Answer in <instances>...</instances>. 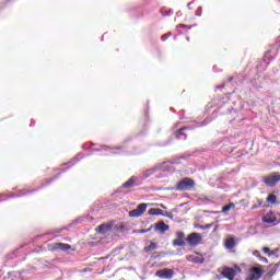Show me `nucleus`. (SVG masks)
I'll list each match as a JSON object with an SVG mask.
<instances>
[{
    "mask_svg": "<svg viewBox=\"0 0 280 280\" xmlns=\"http://www.w3.org/2000/svg\"><path fill=\"white\" fill-rule=\"evenodd\" d=\"M192 187H196V182L191 178L185 177L177 183L175 191H191Z\"/></svg>",
    "mask_w": 280,
    "mask_h": 280,
    "instance_id": "f257e3e1",
    "label": "nucleus"
},
{
    "mask_svg": "<svg viewBox=\"0 0 280 280\" xmlns=\"http://www.w3.org/2000/svg\"><path fill=\"white\" fill-rule=\"evenodd\" d=\"M262 183L267 186V187H276V185L278 183H280V174L277 172H273L267 176L262 177Z\"/></svg>",
    "mask_w": 280,
    "mask_h": 280,
    "instance_id": "f03ea898",
    "label": "nucleus"
},
{
    "mask_svg": "<svg viewBox=\"0 0 280 280\" xmlns=\"http://www.w3.org/2000/svg\"><path fill=\"white\" fill-rule=\"evenodd\" d=\"M262 222L265 224H271V226H277V224H279L280 222V215L270 211L267 212L264 217H262Z\"/></svg>",
    "mask_w": 280,
    "mask_h": 280,
    "instance_id": "7ed1b4c3",
    "label": "nucleus"
},
{
    "mask_svg": "<svg viewBox=\"0 0 280 280\" xmlns=\"http://www.w3.org/2000/svg\"><path fill=\"white\" fill-rule=\"evenodd\" d=\"M186 241L189 246H198L202 242V234L192 232L187 236Z\"/></svg>",
    "mask_w": 280,
    "mask_h": 280,
    "instance_id": "20e7f679",
    "label": "nucleus"
},
{
    "mask_svg": "<svg viewBox=\"0 0 280 280\" xmlns=\"http://www.w3.org/2000/svg\"><path fill=\"white\" fill-rule=\"evenodd\" d=\"M147 209L148 203H140L138 205L137 209L129 211V218H140V215H143V213H145Z\"/></svg>",
    "mask_w": 280,
    "mask_h": 280,
    "instance_id": "39448f33",
    "label": "nucleus"
},
{
    "mask_svg": "<svg viewBox=\"0 0 280 280\" xmlns=\"http://www.w3.org/2000/svg\"><path fill=\"white\" fill-rule=\"evenodd\" d=\"M155 277L159 279H172L174 277V269H161L155 272Z\"/></svg>",
    "mask_w": 280,
    "mask_h": 280,
    "instance_id": "423d86ee",
    "label": "nucleus"
},
{
    "mask_svg": "<svg viewBox=\"0 0 280 280\" xmlns=\"http://www.w3.org/2000/svg\"><path fill=\"white\" fill-rule=\"evenodd\" d=\"M185 232H176V238L173 240V246H185Z\"/></svg>",
    "mask_w": 280,
    "mask_h": 280,
    "instance_id": "0eeeda50",
    "label": "nucleus"
},
{
    "mask_svg": "<svg viewBox=\"0 0 280 280\" xmlns=\"http://www.w3.org/2000/svg\"><path fill=\"white\" fill-rule=\"evenodd\" d=\"M261 275H264V270H261V268L253 267L250 269V277L248 278V280H260Z\"/></svg>",
    "mask_w": 280,
    "mask_h": 280,
    "instance_id": "6e6552de",
    "label": "nucleus"
},
{
    "mask_svg": "<svg viewBox=\"0 0 280 280\" xmlns=\"http://www.w3.org/2000/svg\"><path fill=\"white\" fill-rule=\"evenodd\" d=\"M221 275L229 280H235V269L225 267L223 268Z\"/></svg>",
    "mask_w": 280,
    "mask_h": 280,
    "instance_id": "1a4fd4ad",
    "label": "nucleus"
},
{
    "mask_svg": "<svg viewBox=\"0 0 280 280\" xmlns=\"http://www.w3.org/2000/svg\"><path fill=\"white\" fill-rule=\"evenodd\" d=\"M187 261H189L190 264H205V257L200 256H196V255H188L186 256Z\"/></svg>",
    "mask_w": 280,
    "mask_h": 280,
    "instance_id": "9d476101",
    "label": "nucleus"
},
{
    "mask_svg": "<svg viewBox=\"0 0 280 280\" xmlns=\"http://www.w3.org/2000/svg\"><path fill=\"white\" fill-rule=\"evenodd\" d=\"M112 229H113V225H110L108 223H103L97 226L96 231L98 233H108V231H112Z\"/></svg>",
    "mask_w": 280,
    "mask_h": 280,
    "instance_id": "9b49d317",
    "label": "nucleus"
},
{
    "mask_svg": "<svg viewBox=\"0 0 280 280\" xmlns=\"http://www.w3.org/2000/svg\"><path fill=\"white\" fill-rule=\"evenodd\" d=\"M155 229L161 233H165V231H170V225L166 224L165 222H158L155 224Z\"/></svg>",
    "mask_w": 280,
    "mask_h": 280,
    "instance_id": "f8f14e48",
    "label": "nucleus"
},
{
    "mask_svg": "<svg viewBox=\"0 0 280 280\" xmlns=\"http://www.w3.org/2000/svg\"><path fill=\"white\" fill-rule=\"evenodd\" d=\"M55 248L57 250H70L71 249V245H69L67 243H56L55 244Z\"/></svg>",
    "mask_w": 280,
    "mask_h": 280,
    "instance_id": "ddd939ff",
    "label": "nucleus"
},
{
    "mask_svg": "<svg viewBox=\"0 0 280 280\" xmlns=\"http://www.w3.org/2000/svg\"><path fill=\"white\" fill-rule=\"evenodd\" d=\"M225 248H228V250L235 248V238L233 237L228 238L225 241Z\"/></svg>",
    "mask_w": 280,
    "mask_h": 280,
    "instance_id": "4468645a",
    "label": "nucleus"
},
{
    "mask_svg": "<svg viewBox=\"0 0 280 280\" xmlns=\"http://www.w3.org/2000/svg\"><path fill=\"white\" fill-rule=\"evenodd\" d=\"M185 130H187V127H183L179 130H177L176 138L177 139H183V137H184V140L187 139V135L184 133Z\"/></svg>",
    "mask_w": 280,
    "mask_h": 280,
    "instance_id": "2eb2a0df",
    "label": "nucleus"
},
{
    "mask_svg": "<svg viewBox=\"0 0 280 280\" xmlns=\"http://www.w3.org/2000/svg\"><path fill=\"white\" fill-rule=\"evenodd\" d=\"M122 187L125 189H130V187H135V177H131L126 183H124Z\"/></svg>",
    "mask_w": 280,
    "mask_h": 280,
    "instance_id": "dca6fc26",
    "label": "nucleus"
},
{
    "mask_svg": "<svg viewBox=\"0 0 280 280\" xmlns=\"http://www.w3.org/2000/svg\"><path fill=\"white\" fill-rule=\"evenodd\" d=\"M149 215H163V210L160 208H151L149 210Z\"/></svg>",
    "mask_w": 280,
    "mask_h": 280,
    "instance_id": "f3484780",
    "label": "nucleus"
},
{
    "mask_svg": "<svg viewBox=\"0 0 280 280\" xmlns=\"http://www.w3.org/2000/svg\"><path fill=\"white\" fill-rule=\"evenodd\" d=\"M156 243H150L148 246L144 247V253H152V250H156Z\"/></svg>",
    "mask_w": 280,
    "mask_h": 280,
    "instance_id": "a211bd4d",
    "label": "nucleus"
},
{
    "mask_svg": "<svg viewBox=\"0 0 280 280\" xmlns=\"http://www.w3.org/2000/svg\"><path fill=\"white\" fill-rule=\"evenodd\" d=\"M267 202L269 205H276L277 203V196L273 194L268 195Z\"/></svg>",
    "mask_w": 280,
    "mask_h": 280,
    "instance_id": "6ab92c4d",
    "label": "nucleus"
},
{
    "mask_svg": "<svg viewBox=\"0 0 280 280\" xmlns=\"http://www.w3.org/2000/svg\"><path fill=\"white\" fill-rule=\"evenodd\" d=\"M233 207H235V203L231 202L226 206L222 207V213H229V211H231V209H233Z\"/></svg>",
    "mask_w": 280,
    "mask_h": 280,
    "instance_id": "aec40b11",
    "label": "nucleus"
},
{
    "mask_svg": "<svg viewBox=\"0 0 280 280\" xmlns=\"http://www.w3.org/2000/svg\"><path fill=\"white\" fill-rule=\"evenodd\" d=\"M170 36H172V33H166V34L162 35L161 40L163 43H165V40H167V38H170Z\"/></svg>",
    "mask_w": 280,
    "mask_h": 280,
    "instance_id": "412c9836",
    "label": "nucleus"
},
{
    "mask_svg": "<svg viewBox=\"0 0 280 280\" xmlns=\"http://www.w3.org/2000/svg\"><path fill=\"white\" fill-rule=\"evenodd\" d=\"M262 253H265L266 255H272V253L270 254V248L269 247H264L262 248Z\"/></svg>",
    "mask_w": 280,
    "mask_h": 280,
    "instance_id": "4be33fe9",
    "label": "nucleus"
},
{
    "mask_svg": "<svg viewBox=\"0 0 280 280\" xmlns=\"http://www.w3.org/2000/svg\"><path fill=\"white\" fill-rule=\"evenodd\" d=\"M197 16H202V7H199L197 12H196Z\"/></svg>",
    "mask_w": 280,
    "mask_h": 280,
    "instance_id": "5701e85b",
    "label": "nucleus"
},
{
    "mask_svg": "<svg viewBox=\"0 0 280 280\" xmlns=\"http://www.w3.org/2000/svg\"><path fill=\"white\" fill-rule=\"evenodd\" d=\"M277 269H271L270 271H268V277H273V275H276Z\"/></svg>",
    "mask_w": 280,
    "mask_h": 280,
    "instance_id": "b1692460",
    "label": "nucleus"
},
{
    "mask_svg": "<svg viewBox=\"0 0 280 280\" xmlns=\"http://www.w3.org/2000/svg\"><path fill=\"white\" fill-rule=\"evenodd\" d=\"M260 206L261 205H258V206L254 205V206H252V210L259 209Z\"/></svg>",
    "mask_w": 280,
    "mask_h": 280,
    "instance_id": "393cba45",
    "label": "nucleus"
},
{
    "mask_svg": "<svg viewBox=\"0 0 280 280\" xmlns=\"http://www.w3.org/2000/svg\"><path fill=\"white\" fill-rule=\"evenodd\" d=\"M113 150H124V147H114Z\"/></svg>",
    "mask_w": 280,
    "mask_h": 280,
    "instance_id": "a878e982",
    "label": "nucleus"
},
{
    "mask_svg": "<svg viewBox=\"0 0 280 280\" xmlns=\"http://www.w3.org/2000/svg\"><path fill=\"white\" fill-rule=\"evenodd\" d=\"M260 260L268 262V258H266V257H260Z\"/></svg>",
    "mask_w": 280,
    "mask_h": 280,
    "instance_id": "bb28decb",
    "label": "nucleus"
},
{
    "mask_svg": "<svg viewBox=\"0 0 280 280\" xmlns=\"http://www.w3.org/2000/svg\"><path fill=\"white\" fill-rule=\"evenodd\" d=\"M177 27L183 28V27H187L185 24H179Z\"/></svg>",
    "mask_w": 280,
    "mask_h": 280,
    "instance_id": "cd10ccee",
    "label": "nucleus"
},
{
    "mask_svg": "<svg viewBox=\"0 0 280 280\" xmlns=\"http://www.w3.org/2000/svg\"><path fill=\"white\" fill-rule=\"evenodd\" d=\"M254 255H256L257 257H261L260 255H259V252H254Z\"/></svg>",
    "mask_w": 280,
    "mask_h": 280,
    "instance_id": "c85d7f7f",
    "label": "nucleus"
},
{
    "mask_svg": "<svg viewBox=\"0 0 280 280\" xmlns=\"http://www.w3.org/2000/svg\"><path fill=\"white\" fill-rule=\"evenodd\" d=\"M102 259H108V256L98 258V261H102Z\"/></svg>",
    "mask_w": 280,
    "mask_h": 280,
    "instance_id": "c756f323",
    "label": "nucleus"
},
{
    "mask_svg": "<svg viewBox=\"0 0 280 280\" xmlns=\"http://www.w3.org/2000/svg\"><path fill=\"white\" fill-rule=\"evenodd\" d=\"M273 266H275V270H277V268H279V266H280V262H278V264H276Z\"/></svg>",
    "mask_w": 280,
    "mask_h": 280,
    "instance_id": "7c9ffc66",
    "label": "nucleus"
},
{
    "mask_svg": "<svg viewBox=\"0 0 280 280\" xmlns=\"http://www.w3.org/2000/svg\"><path fill=\"white\" fill-rule=\"evenodd\" d=\"M150 230H140V233H148Z\"/></svg>",
    "mask_w": 280,
    "mask_h": 280,
    "instance_id": "2f4dec72",
    "label": "nucleus"
},
{
    "mask_svg": "<svg viewBox=\"0 0 280 280\" xmlns=\"http://www.w3.org/2000/svg\"><path fill=\"white\" fill-rule=\"evenodd\" d=\"M206 229H211V224L206 225Z\"/></svg>",
    "mask_w": 280,
    "mask_h": 280,
    "instance_id": "473e14b6",
    "label": "nucleus"
},
{
    "mask_svg": "<svg viewBox=\"0 0 280 280\" xmlns=\"http://www.w3.org/2000/svg\"><path fill=\"white\" fill-rule=\"evenodd\" d=\"M56 233H62V230H57Z\"/></svg>",
    "mask_w": 280,
    "mask_h": 280,
    "instance_id": "72a5a7b5",
    "label": "nucleus"
},
{
    "mask_svg": "<svg viewBox=\"0 0 280 280\" xmlns=\"http://www.w3.org/2000/svg\"><path fill=\"white\" fill-rule=\"evenodd\" d=\"M189 5H191V3H188V8H189Z\"/></svg>",
    "mask_w": 280,
    "mask_h": 280,
    "instance_id": "f704fd0d",
    "label": "nucleus"
},
{
    "mask_svg": "<svg viewBox=\"0 0 280 280\" xmlns=\"http://www.w3.org/2000/svg\"><path fill=\"white\" fill-rule=\"evenodd\" d=\"M161 207L165 208V206L161 205Z\"/></svg>",
    "mask_w": 280,
    "mask_h": 280,
    "instance_id": "c9c22d12",
    "label": "nucleus"
}]
</instances>
